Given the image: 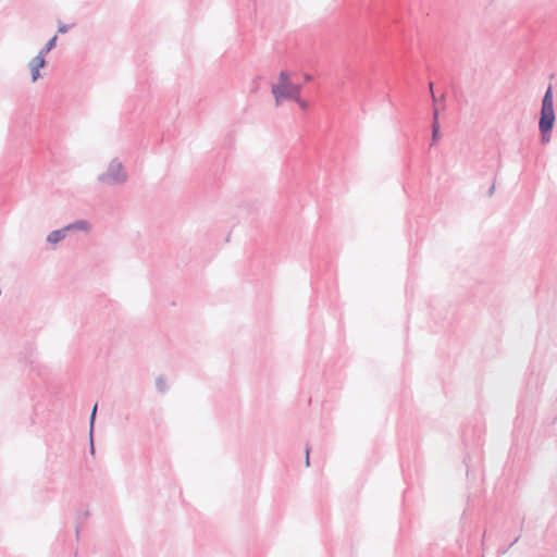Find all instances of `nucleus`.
I'll list each match as a JSON object with an SVG mask.
<instances>
[{"instance_id": "obj_13", "label": "nucleus", "mask_w": 557, "mask_h": 557, "mask_svg": "<svg viewBox=\"0 0 557 557\" xmlns=\"http://www.w3.org/2000/svg\"><path fill=\"white\" fill-rule=\"evenodd\" d=\"M310 447L307 445L306 446V460H305V463H306V467H309L310 466Z\"/></svg>"}, {"instance_id": "obj_5", "label": "nucleus", "mask_w": 557, "mask_h": 557, "mask_svg": "<svg viewBox=\"0 0 557 557\" xmlns=\"http://www.w3.org/2000/svg\"><path fill=\"white\" fill-rule=\"evenodd\" d=\"M440 111L437 107L433 109V121H432V141L431 146H434L441 138V126L438 121Z\"/></svg>"}, {"instance_id": "obj_9", "label": "nucleus", "mask_w": 557, "mask_h": 557, "mask_svg": "<svg viewBox=\"0 0 557 557\" xmlns=\"http://www.w3.org/2000/svg\"><path fill=\"white\" fill-rule=\"evenodd\" d=\"M98 404H95L89 417V435H94Z\"/></svg>"}, {"instance_id": "obj_3", "label": "nucleus", "mask_w": 557, "mask_h": 557, "mask_svg": "<svg viewBox=\"0 0 557 557\" xmlns=\"http://www.w3.org/2000/svg\"><path fill=\"white\" fill-rule=\"evenodd\" d=\"M301 86L297 84L286 85H272V94L275 99L276 106H280L283 100L300 101Z\"/></svg>"}, {"instance_id": "obj_14", "label": "nucleus", "mask_w": 557, "mask_h": 557, "mask_svg": "<svg viewBox=\"0 0 557 557\" xmlns=\"http://www.w3.org/2000/svg\"><path fill=\"white\" fill-rule=\"evenodd\" d=\"M69 28H70L69 25L62 24V25L59 26L58 32L61 33V34H64V33H66L69 30Z\"/></svg>"}, {"instance_id": "obj_21", "label": "nucleus", "mask_w": 557, "mask_h": 557, "mask_svg": "<svg viewBox=\"0 0 557 557\" xmlns=\"http://www.w3.org/2000/svg\"><path fill=\"white\" fill-rule=\"evenodd\" d=\"M79 533V524L76 525V535Z\"/></svg>"}, {"instance_id": "obj_10", "label": "nucleus", "mask_w": 557, "mask_h": 557, "mask_svg": "<svg viewBox=\"0 0 557 557\" xmlns=\"http://www.w3.org/2000/svg\"><path fill=\"white\" fill-rule=\"evenodd\" d=\"M292 84L293 83H290V81H289V74L286 71H281L280 76H278V83L276 85H282L283 87H285L286 85H292Z\"/></svg>"}, {"instance_id": "obj_18", "label": "nucleus", "mask_w": 557, "mask_h": 557, "mask_svg": "<svg viewBox=\"0 0 557 557\" xmlns=\"http://www.w3.org/2000/svg\"><path fill=\"white\" fill-rule=\"evenodd\" d=\"M520 539V535L516 536L513 540H510L509 547L513 546Z\"/></svg>"}, {"instance_id": "obj_1", "label": "nucleus", "mask_w": 557, "mask_h": 557, "mask_svg": "<svg viewBox=\"0 0 557 557\" xmlns=\"http://www.w3.org/2000/svg\"><path fill=\"white\" fill-rule=\"evenodd\" d=\"M556 115L554 111L553 90L549 86L542 99L539 129L541 135V143L546 145L552 139V131L554 128Z\"/></svg>"}, {"instance_id": "obj_19", "label": "nucleus", "mask_w": 557, "mask_h": 557, "mask_svg": "<svg viewBox=\"0 0 557 557\" xmlns=\"http://www.w3.org/2000/svg\"><path fill=\"white\" fill-rule=\"evenodd\" d=\"M494 190H495V186H491L490 189H488V196H492L494 194Z\"/></svg>"}, {"instance_id": "obj_2", "label": "nucleus", "mask_w": 557, "mask_h": 557, "mask_svg": "<svg viewBox=\"0 0 557 557\" xmlns=\"http://www.w3.org/2000/svg\"><path fill=\"white\" fill-rule=\"evenodd\" d=\"M128 180V174L125 171L122 162L116 158L111 160L106 172L98 176V182L107 185H121Z\"/></svg>"}, {"instance_id": "obj_15", "label": "nucleus", "mask_w": 557, "mask_h": 557, "mask_svg": "<svg viewBox=\"0 0 557 557\" xmlns=\"http://www.w3.org/2000/svg\"><path fill=\"white\" fill-rule=\"evenodd\" d=\"M509 548H510V547H509V545H508V546L499 547V548H498V554H499V555H505V554H507V553H508Z\"/></svg>"}, {"instance_id": "obj_20", "label": "nucleus", "mask_w": 557, "mask_h": 557, "mask_svg": "<svg viewBox=\"0 0 557 557\" xmlns=\"http://www.w3.org/2000/svg\"><path fill=\"white\" fill-rule=\"evenodd\" d=\"M305 79H306L307 82H309V81H311V76H310V75H306V76H305Z\"/></svg>"}, {"instance_id": "obj_8", "label": "nucleus", "mask_w": 557, "mask_h": 557, "mask_svg": "<svg viewBox=\"0 0 557 557\" xmlns=\"http://www.w3.org/2000/svg\"><path fill=\"white\" fill-rule=\"evenodd\" d=\"M66 227H70L71 230H79V231H88L90 227V224L86 220H78L74 223H71L66 225Z\"/></svg>"}, {"instance_id": "obj_7", "label": "nucleus", "mask_w": 557, "mask_h": 557, "mask_svg": "<svg viewBox=\"0 0 557 557\" xmlns=\"http://www.w3.org/2000/svg\"><path fill=\"white\" fill-rule=\"evenodd\" d=\"M57 39H58L57 35H54L52 38H50L47 41V44L45 45V47L38 52L37 55H41L45 59L46 54H48L55 47Z\"/></svg>"}, {"instance_id": "obj_11", "label": "nucleus", "mask_w": 557, "mask_h": 557, "mask_svg": "<svg viewBox=\"0 0 557 557\" xmlns=\"http://www.w3.org/2000/svg\"><path fill=\"white\" fill-rule=\"evenodd\" d=\"M156 388L160 393H165L168 391V385H166L165 379L163 376L157 377Z\"/></svg>"}, {"instance_id": "obj_17", "label": "nucleus", "mask_w": 557, "mask_h": 557, "mask_svg": "<svg viewBox=\"0 0 557 557\" xmlns=\"http://www.w3.org/2000/svg\"><path fill=\"white\" fill-rule=\"evenodd\" d=\"M295 102L298 103L301 109H306L308 107L307 101H305L301 98H300V101H295Z\"/></svg>"}, {"instance_id": "obj_6", "label": "nucleus", "mask_w": 557, "mask_h": 557, "mask_svg": "<svg viewBox=\"0 0 557 557\" xmlns=\"http://www.w3.org/2000/svg\"><path fill=\"white\" fill-rule=\"evenodd\" d=\"M69 232L70 227L66 226L59 230H54L47 236V242L50 244H58L66 237Z\"/></svg>"}, {"instance_id": "obj_16", "label": "nucleus", "mask_w": 557, "mask_h": 557, "mask_svg": "<svg viewBox=\"0 0 557 557\" xmlns=\"http://www.w3.org/2000/svg\"><path fill=\"white\" fill-rule=\"evenodd\" d=\"M429 87H430V90H431L432 100L435 103L437 101V99H436V96H435V94L433 91V83L432 82H430Z\"/></svg>"}, {"instance_id": "obj_4", "label": "nucleus", "mask_w": 557, "mask_h": 557, "mask_svg": "<svg viewBox=\"0 0 557 557\" xmlns=\"http://www.w3.org/2000/svg\"><path fill=\"white\" fill-rule=\"evenodd\" d=\"M46 65V60L41 55L33 58L28 64L32 75V81L36 82L40 77V69Z\"/></svg>"}, {"instance_id": "obj_12", "label": "nucleus", "mask_w": 557, "mask_h": 557, "mask_svg": "<svg viewBox=\"0 0 557 557\" xmlns=\"http://www.w3.org/2000/svg\"><path fill=\"white\" fill-rule=\"evenodd\" d=\"M89 453L91 455L95 454V442H94V435H89Z\"/></svg>"}]
</instances>
